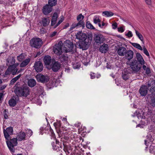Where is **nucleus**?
Returning <instances> with one entry per match:
<instances>
[{"instance_id":"nucleus-12","label":"nucleus","mask_w":155,"mask_h":155,"mask_svg":"<svg viewBox=\"0 0 155 155\" xmlns=\"http://www.w3.org/2000/svg\"><path fill=\"white\" fill-rule=\"evenodd\" d=\"M13 128L11 126L7 128L6 129H4L3 133L5 139L8 140V138H11L10 135L13 134Z\"/></svg>"},{"instance_id":"nucleus-31","label":"nucleus","mask_w":155,"mask_h":155,"mask_svg":"<svg viewBox=\"0 0 155 155\" xmlns=\"http://www.w3.org/2000/svg\"><path fill=\"white\" fill-rule=\"evenodd\" d=\"M86 28L90 29H95V28L90 23L89 21H87L86 23Z\"/></svg>"},{"instance_id":"nucleus-46","label":"nucleus","mask_w":155,"mask_h":155,"mask_svg":"<svg viewBox=\"0 0 155 155\" xmlns=\"http://www.w3.org/2000/svg\"><path fill=\"white\" fill-rule=\"evenodd\" d=\"M125 35L127 36L129 38L131 37L133 35L131 31H129L127 34H126Z\"/></svg>"},{"instance_id":"nucleus-26","label":"nucleus","mask_w":155,"mask_h":155,"mask_svg":"<svg viewBox=\"0 0 155 155\" xmlns=\"http://www.w3.org/2000/svg\"><path fill=\"white\" fill-rule=\"evenodd\" d=\"M30 60V59L29 58L26 59L20 64V67H25L28 64Z\"/></svg>"},{"instance_id":"nucleus-38","label":"nucleus","mask_w":155,"mask_h":155,"mask_svg":"<svg viewBox=\"0 0 155 155\" xmlns=\"http://www.w3.org/2000/svg\"><path fill=\"white\" fill-rule=\"evenodd\" d=\"M54 125L55 127V128H60L61 126V121H59L56 122L54 123Z\"/></svg>"},{"instance_id":"nucleus-14","label":"nucleus","mask_w":155,"mask_h":155,"mask_svg":"<svg viewBox=\"0 0 155 155\" xmlns=\"http://www.w3.org/2000/svg\"><path fill=\"white\" fill-rule=\"evenodd\" d=\"M33 67L36 71L37 72H40L43 70V64L40 61H35Z\"/></svg>"},{"instance_id":"nucleus-63","label":"nucleus","mask_w":155,"mask_h":155,"mask_svg":"<svg viewBox=\"0 0 155 155\" xmlns=\"http://www.w3.org/2000/svg\"><path fill=\"white\" fill-rule=\"evenodd\" d=\"M146 3L149 5H151V0H145Z\"/></svg>"},{"instance_id":"nucleus-40","label":"nucleus","mask_w":155,"mask_h":155,"mask_svg":"<svg viewBox=\"0 0 155 155\" xmlns=\"http://www.w3.org/2000/svg\"><path fill=\"white\" fill-rule=\"evenodd\" d=\"M84 18V16L82 15L81 14H80L77 16V20L78 21H79L80 20H83Z\"/></svg>"},{"instance_id":"nucleus-16","label":"nucleus","mask_w":155,"mask_h":155,"mask_svg":"<svg viewBox=\"0 0 155 155\" xmlns=\"http://www.w3.org/2000/svg\"><path fill=\"white\" fill-rule=\"evenodd\" d=\"M139 91L141 96H145L148 93V89L146 84L142 85Z\"/></svg>"},{"instance_id":"nucleus-61","label":"nucleus","mask_w":155,"mask_h":155,"mask_svg":"<svg viewBox=\"0 0 155 155\" xmlns=\"http://www.w3.org/2000/svg\"><path fill=\"white\" fill-rule=\"evenodd\" d=\"M64 18H61L60 20H59L58 23L57 24V25H59L60 24H61L63 21Z\"/></svg>"},{"instance_id":"nucleus-48","label":"nucleus","mask_w":155,"mask_h":155,"mask_svg":"<svg viewBox=\"0 0 155 155\" xmlns=\"http://www.w3.org/2000/svg\"><path fill=\"white\" fill-rule=\"evenodd\" d=\"M9 69V68H8L7 70L5 71V75H8L10 74L11 73V72Z\"/></svg>"},{"instance_id":"nucleus-64","label":"nucleus","mask_w":155,"mask_h":155,"mask_svg":"<svg viewBox=\"0 0 155 155\" xmlns=\"http://www.w3.org/2000/svg\"><path fill=\"white\" fill-rule=\"evenodd\" d=\"M110 63H107L106 67L108 69H110L111 67V66L110 64Z\"/></svg>"},{"instance_id":"nucleus-25","label":"nucleus","mask_w":155,"mask_h":155,"mask_svg":"<svg viewBox=\"0 0 155 155\" xmlns=\"http://www.w3.org/2000/svg\"><path fill=\"white\" fill-rule=\"evenodd\" d=\"M36 81L34 79H30L28 81V85L30 87H33L36 85Z\"/></svg>"},{"instance_id":"nucleus-7","label":"nucleus","mask_w":155,"mask_h":155,"mask_svg":"<svg viewBox=\"0 0 155 155\" xmlns=\"http://www.w3.org/2000/svg\"><path fill=\"white\" fill-rule=\"evenodd\" d=\"M64 51L67 53L71 52L74 48V44L73 42L70 40H67L64 42Z\"/></svg>"},{"instance_id":"nucleus-20","label":"nucleus","mask_w":155,"mask_h":155,"mask_svg":"<svg viewBox=\"0 0 155 155\" xmlns=\"http://www.w3.org/2000/svg\"><path fill=\"white\" fill-rule=\"evenodd\" d=\"M52 7L47 4L43 7L42 12L44 15H47L52 11Z\"/></svg>"},{"instance_id":"nucleus-59","label":"nucleus","mask_w":155,"mask_h":155,"mask_svg":"<svg viewBox=\"0 0 155 155\" xmlns=\"http://www.w3.org/2000/svg\"><path fill=\"white\" fill-rule=\"evenodd\" d=\"M70 26L69 23H67L64 26V27L63 28V29H65L67 28Z\"/></svg>"},{"instance_id":"nucleus-30","label":"nucleus","mask_w":155,"mask_h":155,"mask_svg":"<svg viewBox=\"0 0 155 155\" xmlns=\"http://www.w3.org/2000/svg\"><path fill=\"white\" fill-rule=\"evenodd\" d=\"M135 33L136 35L139 38L143 43L144 42V41L143 40V35L138 31L136 30H135Z\"/></svg>"},{"instance_id":"nucleus-17","label":"nucleus","mask_w":155,"mask_h":155,"mask_svg":"<svg viewBox=\"0 0 155 155\" xmlns=\"http://www.w3.org/2000/svg\"><path fill=\"white\" fill-rule=\"evenodd\" d=\"M131 69V68L129 67L124 70V72H123L122 75V78L124 80H126L129 79V74L131 73L130 71L129 70Z\"/></svg>"},{"instance_id":"nucleus-18","label":"nucleus","mask_w":155,"mask_h":155,"mask_svg":"<svg viewBox=\"0 0 155 155\" xmlns=\"http://www.w3.org/2000/svg\"><path fill=\"white\" fill-rule=\"evenodd\" d=\"M134 53L131 50H127L125 54V58L130 61L134 57Z\"/></svg>"},{"instance_id":"nucleus-22","label":"nucleus","mask_w":155,"mask_h":155,"mask_svg":"<svg viewBox=\"0 0 155 155\" xmlns=\"http://www.w3.org/2000/svg\"><path fill=\"white\" fill-rule=\"evenodd\" d=\"M127 50L126 48L124 47H119L117 49V53L120 56H124Z\"/></svg>"},{"instance_id":"nucleus-13","label":"nucleus","mask_w":155,"mask_h":155,"mask_svg":"<svg viewBox=\"0 0 155 155\" xmlns=\"http://www.w3.org/2000/svg\"><path fill=\"white\" fill-rule=\"evenodd\" d=\"M51 65V69L54 72H57L61 68V64L58 61H56L54 58L52 59Z\"/></svg>"},{"instance_id":"nucleus-5","label":"nucleus","mask_w":155,"mask_h":155,"mask_svg":"<svg viewBox=\"0 0 155 155\" xmlns=\"http://www.w3.org/2000/svg\"><path fill=\"white\" fill-rule=\"evenodd\" d=\"M6 143L7 146L10 151L14 153L15 151V149L14 147L16 146L17 144V138H13L11 139L10 137L8 138V140H6Z\"/></svg>"},{"instance_id":"nucleus-29","label":"nucleus","mask_w":155,"mask_h":155,"mask_svg":"<svg viewBox=\"0 0 155 155\" xmlns=\"http://www.w3.org/2000/svg\"><path fill=\"white\" fill-rule=\"evenodd\" d=\"M57 0H49L48 1V4L51 7H52L56 5L57 4Z\"/></svg>"},{"instance_id":"nucleus-9","label":"nucleus","mask_w":155,"mask_h":155,"mask_svg":"<svg viewBox=\"0 0 155 155\" xmlns=\"http://www.w3.org/2000/svg\"><path fill=\"white\" fill-rule=\"evenodd\" d=\"M31 46L36 48H40L42 45V40L39 38H33L30 41Z\"/></svg>"},{"instance_id":"nucleus-50","label":"nucleus","mask_w":155,"mask_h":155,"mask_svg":"<svg viewBox=\"0 0 155 155\" xmlns=\"http://www.w3.org/2000/svg\"><path fill=\"white\" fill-rule=\"evenodd\" d=\"M117 29L118 31L121 33L123 32L124 31V30L122 27L118 28Z\"/></svg>"},{"instance_id":"nucleus-52","label":"nucleus","mask_w":155,"mask_h":155,"mask_svg":"<svg viewBox=\"0 0 155 155\" xmlns=\"http://www.w3.org/2000/svg\"><path fill=\"white\" fill-rule=\"evenodd\" d=\"M91 78V79H94L95 78L96 76H95V73L91 72L90 74Z\"/></svg>"},{"instance_id":"nucleus-51","label":"nucleus","mask_w":155,"mask_h":155,"mask_svg":"<svg viewBox=\"0 0 155 155\" xmlns=\"http://www.w3.org/2000/svg\"><path fill=\"white\" fill-rule=\"evenodd\" d=\"M18 69L16 68L13 71L11 72V73L13 75H15L17 73Z\"/></svg>"},{"instance_id":"nucleus-21","label":"nucleus","mask_w":155,"mask_h":155,"mask_svg":"<svg viewBox=\"0 0 155 155\" xmlns=\"http://www.w3.org/2000/svg\"><path fill=\"white\" fill-rule=\"evenodd\" d=\"M99 48L100 52L101 53H106L108 51L109 48V46L107 44L104 43L102 45H100Z\"/></svg>"},{"instance_id":"nucleus-41","label":"nucleus","mask_w":155,"mask_h":155,"mask_svg":"<svg viewBox=\"0 0 155 155\" xmlns=\"http://www.w3.org/2000/svg\"><path fill=\"white\" fill-rule=\"evenodd\" d=\"M8 110L5 109L3 111L4 118L5 119H7L8 118V116L7 115Z\"/></svg>"},{"instance_id":"nucleus-3","label":"nucleus","mask_w":155,"mask_h":155,"mask_svg":"<svg viewBox=\"0 0 155 155\" xmlns=\"http://www.w3.org/2000/svg\"><path fill=\"white\" fill-rule=\"evenodd\" d=\"M92 40V38L90 35L88 36L87 41L79 40L76 43L75 46L80 49H82L83 50L87 49L89 47V45H90Z\"/></svg>"},{"instance_id":"nucleus-47","label":"nucleus","mask_w":155,"mask_h":155,"mask_svg":"<svg viewBox=\"0 0 155 155\" xmlns=\"http://www.w3.org/2000/svg\"><path fill=\"white\" fill-rule=\"evenodd\" d=\"M27 131V134L28 135V136H31V135H32L33 132L31 130H28Z\"/></svg>"},{"instance_id":"nucleus-35","label":"nucleus","mask_w":155,"mask_h":155,"mask_svg":"<svg viewBox=\"0 0 155 155\" xmlns=\"http://www.w3.org/2000/svg\"><path fill=\"white\" fill-rule=\"evenodd\" d=\"M151 99L150 104L153 107H155V95L150 96Z\"/></svg>"},{"instance_id":"nucleus-57","label":"nucleus","mask_w":155,"mask_h":155,"mask_svg":"<svg viewBox=\"0 0 155 155\" xmlns=\"http://www.w3.org/2000/svg\"><path fill=\"white\" fill-rule=\"evenodd\" d=\"M51 145L53 147V149L54 150H57L55 148L56 147V145L55 144V143L54 142H53L51 143Z\"/></svg>"},{"instance_id":"nucleus-58","label":"nucleus","mask_w":155,"mask_h":155,"mask_svg":"<svg viewBox=\"0 0 155 155\" xmlns=\"http://www.w3.org/2000/svg\"><path fill=\"white\" fill-rule=\"evenodd\" d=\"M7 85H4L1 86H0V90H2L4 89L7 87Z\"/></svg>"},{"instance_id":"nucleus-37","label":"nucleus","mask_w":155,"mask_h":155,"mask_svg":"<svg viewBox=\"0 0 155 155\" xmlns=\"http://www.w3.org/2000/svg\"><path fill=\"white\" fill-rule=\"evenodd\" d=\"M25 56L23 53H22L21 54L17 56V59L19 61H21L24 59Z\"/></svg>"},{"instance_id":"nucleus-55","label":"nucleus","mask_w":155,"mask_h":155,"mask_svg":"<svg viewBox=\"0 0 155 155\" xmlns=\"http://www.w3.org/2000/svg\"><path fill=\"white\" fill-rule=\"evenodd\" d=\"M64 71L65 72H67V73H69L71 69L70 68L68 67V66H67L65 68Z\"/></svg>"},{"instance_id":"nucleus-15","label":"nucleus","mask_w":155,"mask_h":155,"mask_svg":"<svg viewBox=\"0 0 155 155\" xmlns=\"http://www.w3.org/2000/svg\"><path fill=\"white\" fill-rule=\"evenodd\" d=\"M78 21V22L77 23H73L70 28V31L73 30L75 28H78L82 27V28H84L85 27V24L84 21L83 20H80Z\"/></svg>"},{"instance_id":"nucleus-43","label":"nucleus","mask_w":155,"mask_h":155,"mask_svg":"<svg viewBox=\"0 0 155 155\" xmlns=\"http://www.w3.org/2000/svg\"><path fill=\"white\" fill-rule=\"evenodd\" d=\"M49 126H50V125H49ZM49 131L50 132L51 134V136L52 137L54 138H55V134L54 132V131L53 130L51 129V127L50 126L49 128Z\"/></svg>"},{"instance_id":"nucleus-23","label":"nucleus","mask_w":155,"mask_h":155,"mask_svg":"<svg viewBox=\"0 0 155 155\" xmlns=\"http://www.w3.org/2000/svg\"><path fill=\"white\" fill-rule=\"evenodd\" d=\"M43 62L45 65H49L51 62L52 63V59L50 56L45 55L44 58Z\"/></svg>"},{"instance_id":"nucleus-44","label":"nucleus","mask_w":155,"mask_h":155,"mask_svg":"<svg viewBox=\"0 0 155 155\" xmlns=\"http://www.w3.org/2000/svg\"><path fill=\"white\" fill-rule=\"evenodd\" d=\"M8 68H9V70L11 71V72L13 71L16 68V67L14 65H10L9 66Z\"/></svg>"},{"instance_id":"nucleus-19","label":"nucleus","mask_w":155,"mask_h":155,"mask_svg":"<svg viewBox=\"0 0 155 155\" xmlns=\"http://www.w3.org/2000/svg\"><path fill=\"white\" fill-rule=\"evenodd\" d=\"M59 56L58 59L61 63H67L68 61V57L67 54H61L59 55H57Z\"/></svg>"},{"instance_id":"nucleus-4","label":"nucleus","mask_w":155,"mask_h":155,"mask_svg":"<svg viewBox=\"0 0 155 155\" xmlns=\"http://www.w3.org/2000/svg\"><path fill=\"white\" fill-rule=\"evenodd\" d=\"M105 39L104 36L98 33L94 34V47L96 48H98L102 43H104Z\"/></svg>"},{"instance_id":"nucleus-36","label":"nucleus","mask_w":155,"mask_h":155,"mask_svg":"<svg viewBox=\"0 0 155 155\" xmlns=\"http://www.w3.org/2000/svg\"><path fill=\"white\" fill-rule=\"evenodd\" d=\"M72 65L73 68L74 69H78L80 68L81 65L78 62H74L72 63Z\"/></svg>"},{"instance_id":"nucleus-11","label":"nucleus","mask_w":155,"mask_h":155,"mask_svg":"<svg viewBox=\"0 0 155 155\" xmlns=\"http://www.w3.org/2000/svg\"><path fill=\"white\" fill-rule=\"evenodd\" d=\"M63 45L62 41H60L58 44L55 45L53 47V51L56 54L59 55L62 53V49Z\"/></svg>"},{"instance_id":"nucleus-6","label":"nucleus","mask_w":155,"mask_h":155,"mask_svg":"<svg viewBox=\"0 0 155 155\" xmlns=\"http://www.w3.org/2000/svg\"><path fill=\"white\" fill-rule=\"evenodd\" d=\"M149 94L147 96L153 95H155V80H149L146 83Z\"/></svg>"},{"instance_id":"nucleus-34","label":"nucleus","mask_w":155,"mask_h":155,"mask_svg":"<svg viewBox=\"0 0 155 155\" xmlns=\"http://www.w3.org/2000/svg\"><path fill=\"white\" fill-rule=\"evenodd\" d=\"M131 44L134 47L142 51L143 49L140 45L137 43H131Z\"/></svg>"},{"instance_id":"nucleus-53","label":"nucleus","mask_w":155,"mask_h":155,"mask_svg":"<svg viewBox=\"0 0 155 155\" xmlns=\"http://www.w3.org/2000/svg\"><path fill=\"white\" fill-rule=\"evenodd\" d=\"M147 114H149L150 115H152L153 114L152 110L150 108H148L147 111Z\"/></svg>"},{"instance_id":"nucleus-62","label":"nucleus","mask_w":155,"mask_h":155,"mask_svg":"<svg viewBox=\"0 0 155 155\" xmlns=\"http://www.w3.org/2000/svg\"><path fill=\"white\" fill-rule=\"evenodd\" d=\"M56 21L51 20V26H54L56 22Z\"/></svg>"},{"instance_id":"nucleus-56","label":"nucleus","mask_w":155,"mask_h":155,"mask_svg":"<svg viewBox=\"0 0 155 155\" xmlns=\"http://www.w3.org/2000/svg\"><path fill=\"white\" fill-rule=\"evenodd\" d=\"M112 28L113 29H115L117 27V23L115 22L112 25Z\"/></svg>"},{"instance_id":"nucleus-27","label":"nucleus","mask_w":155,"mask_h":155,"mask_svg":"<svg viewBox=\"0 0 155 155\" xmlns=\"http://www.w3.org/2000/svg\"><path fill=\"white\" fill-rule=\"evenodd\" d=\"M8 104L11 107L15 106L17 104L16 99L11 98L8 101Z\"/></svg>"},{"instance_id":"nucleus-49","label":"nucleus","mask_w":155,"mask_h":155,"mask_svg":"<svg viewBox=\"0 0 155 155\" xmlns=\"http://www.w3.org/2000/svg\"><path fill=\"white\" fill-rule=\"evenodd\" d=\"M57 31H54L52 33H51L50 35V37L51 38H52L56 35L57 34Z\"/></svg>"},{"instance_id":"nucleus-60","label":"nucleus","mask_w":155,"mask_h":155,"mask_svg":"<svg viewBox=\"0 0 155 155\" xmlns=\"http://www.w3.org/2000/svg\"><path fill=\"white\" fill-rule=\"evenodd\" d=\"M49 127H46L45 128H44V127H41V131H43L44 130H45V131L48 130L49 129Z\"/></svg>"},{"instance_id":"nucleus-28","label":"nucleus","mask_w":155,"mask_h":155,"mask_svg":"<svg viewBox=\"0 0 155 155\" xmlns=\"http://www.w3.org/2000/svg\"><path fill=\"white\" fill-rule=\"evenodd\" d=\"M50 21L48 18H42V25L44 27L47 26L50 23Z\"/></svg>"},{"instance_id":"nucleus-24","label":"nucleus","mask_w":155,"mask_h":155,"mask_svg":"<svg viewBox=\"0 0 155 155\" xmlns=\"http://www.w3.org/2000/svg\"><path fill=\"white\" fill-rule=\"evenodd\" d=\"M17 139L19 141L25 140L26 134L25 132H20L17 135Z\"/></svg>"},{"instance_id":"nucleus-33","label":"nucleus","mask_w":155,"mask_h":155,"mask_svg":"<svg viewBox=\"0 0 155 155\" xmlns=\"http://www.w3.org/2000/svg\"><path fill=\"white\" fill-rule=\"evenodd\" d=\"M102 14H104L107 17L112 16L114 14V13L112 12L108 11H104L103 12Z\"/></svg>"},{"instance_id":"nucleus-1","label":"nucleus","mask_w":155,"mask_h":155,"mask_svg":"<svg viewBox=\"0 0 155 155\" xmlns=\"http://www.w3.org/2000/svg\"><path fill=\"white\" fill-rule=\"evenodd\" d=\"M136 58L130 63V65L132 70L135 72H137L140 69L142 65L143 70H145L147 69V68L146 65H144L145 61L140 54L137 53Z\"/></svg>"},{"instance_id":"nucleus-39","label":"nucleus","mask_w":155,"mask_h":155,"mask_svg":"<svg viewBox=\"0 0 155 155\" xmlns=\"http://www.w3.org/2000/svg\"><path fill=\"white\" fill-rule=\"evenodd\" d=\"M58 18V15L57 12H54L52 16L51 20L57 21Z\"/></svg>"},{"instance_id":"nucleus-10","label":"nucleus","mask_w":155,"mask_h":155,"mask_svg":"<svg viewBox=\"0 0 155 155\" xmlns=\"http://www.w3.org/2000/svg\"><path fill=\"white\" fill-rule=\"evenodd\" d=\"M91 36L92 38V34L91 33H87V34L84 33L81 31H79L76 35V38L81 41H87V38L88 36Z\"/></svg>"},{"instance_id":"nucleus-8","label":"nucleus","mask_w":155,"mask_h":155,"mask_svg":"<svg viewBox=\"0 0 155 155\" xmlns=\"http://www.w3.org/2000/svg\"><path fill=\"white\" fill-rule=\"evenodd\" d=\"M35 78L37 82L43 84L47 83L50 80L49 76L47 75H44L41 73H38L35 76Z\"/></svg>"},{"instance_id":"nucleus-45","label":"nucleus","mask_w":155,"mask_h":155,"mask_svg":"<svg viewBox=\"0 0 155 155\" xmlns=\"http://www.w3.org/2000/svg\"><path fill=\"white\" fill-rule=\"evenodd\" d=\"M38 91H40V92L42 94L43 93V92H44V89L43 87L42 86L40 85L39 86V87L38 88Z\"/></svg>"},{"instance_id":"nucleus-42","label":"nucleus","mask_w":155,"mask_h":155,"mask_svg":"<svg viewBox=\"0 0 155 155\" xmlns=\"http://www.w3.org/2000/svg\"><path fill=\"white\" fill-rule=\"evenodd\" d=\"M143 53L145 54L147 56H149V54L147 51L146 48L145 47V46L143 48Z\"/></svg>"},{"instance_id":"nucleus-32","label":"nucleus","mask_w":155,"mask_h":155,"mask_svg":"<svg viewBox=\"0 0 155 155\" xmlns=\"http://www.w3.org/2000/svg\"><path fill=\"white\" fill-rule=\"evenodd\" d=\"M21 76V74H20L16 77L12 78L10 81V84H13Z\"/></svg>"},{"instance_id":"nucleus-54","label":"nucleus","mask_w":155,"mask_h":155,"mask_svg":"<svg viewBox=\"0 0 155 155\" xmlns=\"http://www.w3.org/2000/svg\"><path fill=\"white\" fill-rule=\"evenodd\" d=\"M146 70L145 73L147 74L148 75L151 72L150 69L149 68L147 67V68Z\"/></svg>"},{"instance_id":"nucleus-2","label":"nucleus","mask_w":155,"mask_h":155,"mask_svg":"<svg viewBox=\"0 0 155 155\" xmlns=\"http://www.w3.org/2000/svg\"><path fill=\"white\" fill-rule=\"evenodd\" d=\"M18 83L14 87V92L18 97H27L30 94V90L26 84L18 86Z\"/></svg>"}]
</instances>
